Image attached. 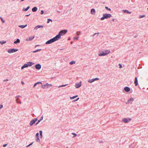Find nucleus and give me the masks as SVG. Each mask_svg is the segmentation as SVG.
Returning <instances> with one entry per match:
<instances>
[{"mask_svg":"<svg viewBox=\"0 0 148 148\" xmlns=\"http://www.w3.org/2000/svg\"><path fill=\"white\" fill-rule=\"evenodd\" d=\"M110 52V51L109 50H104L101 52H99L98 53V55L99 56H104L109 54Z\"/></svg>","mask_w":148,"mask_h":148,"instance_id":"nucleus-1","label":"nucleus"},{"mask_svg":"<svg viewBox=\"0 0 148 148\" xmlns=\"http://www.w3.org/2000/svg\"><path fill=\"white\" fill-rule=\"evenodd\" d=\"M67 30H62L56 36L58 37L57 38L58 40H59L60 38V36L63 35L65 34L67 32Z\"/></svg>","mask_w":148,"mask_h":148,"instance_id":"nucleus-2","label":"nucleus"},{"mask_svg":"<svg viewBox=\"0 0 148 148\" xmlns=\"http://www.w3.org/2000/svg\"><path fill=\"white\" fill-rule=\"evenodd\" d=\"M57 38H58V37L57 36H56L53 38H52L47 41L45 43L46 44H49L51 43L52 42H53L58 40V39H57Z\"/></svg>","mask_w":148,"mask_h":148,"instance_id":"nucleus-3","label":"nucleus"},{"mask_svg":"<svg viewBox=\"0 0 148 148\" xmlns=\"http://www.w3.org/2000/svg\"><path fill=\"white\" fill-rule=\"evenodd\" d=\"M53 85L51 84H49L47 83L45 85H42L41 87L43 89L45 88H48L52 86Z\"/></svg>","mask_w":148,"mask_h":148,"instance_id":"nucleus-4","label":"nucleus"},{"mask_svg":"<svg viewBox=\"0 0 148 148\" xmlns=\"http://www.w3.org/2000/svg\"><path fill=\"white\" fill-rule=\"evenodd\" d=\"M18 51V49H12L8 50V52L9 53H11L16 52Z\"/></svg>","mask_w":148,"mask_h":148,"instance_id":"nucleus-5","label":"nucleus"},{"mask_svg":"<svg viewBox=\"0 0 148 148\" xmlns=\"http://www.w3.org/2000/svg\"><path fill=\"white\" fill-rule=\"evenodd\" d=\"M37 118H35L34 119L31 120L29 124L30 125L32 126L37 121Z\"/></svg>","mask_w":148,"mask_h":148,"instance_id":"nucleus-6","label":"nucleus"},{"mask_svg":"<svg viewBox=\"0 0 148 148\" xmlns=\"http://www.w3.org/2000/svg\"><path fill=\"white\" fill-rule=\"evenodd\" d=\"M103 16H104L105 18L107 19L112 17V15L110 14H103Z\"/></svg>","mask_w":148,"mask_h":148,"instance_id":"nucleus-7","label":"nucleus"},{"mask_svg":"<svg viewBox=\"0 0 148 148\" xmlns=\"http://www.w3.org/2000/svg\"><path fill=\"white\" fill-rule=\"evenodd\" d=\"M99 79L98 78H96L94 79H90L88 80V82L89 83H92L94 82L95 80H98Z\"/></svg>","mask_w":148,"mask_h":148,"instance_id":"nucleus-8","label":"nucleus"},{"mask_svg":"<svg viewBox=\"0 0 148 148\" xmlns=\"http://www.w3.org/2000/svg\"><path fill=\"white\" fill-rule=\"evenodd\" d=\"M35 37V36H30L28 38H27L26 39V40L27 41H31Z\"/></svg>","mask_w":148,"mask_h":148,"instance_id":"nucleus-9","label":"nucleus"},{"mask_svg":"<svg viewBox=\"0 0 148 148\" xmlns=\"http://www.w3.org/2000/svg\"><path fill=\"white\" fill-rule=\"evenodd\" d=\"M131 119H127L124 118L123 119L122 121L125 123H127L130 121Z\"/></svg>","mask_w":148,"mask_h":148,"instance_id":"nucleus-10","label":"nucleus"},{"mask_svg":"<svg viewBox=\"0 0 148 148\" xmlns=\"http://www.w3.org/2000/svg\"><path fill=\"white\" fill-rule=\"evenodd\" d=\"M81 86V82L78 84H75V87L77 88H78Z\"/></svg>","mask_w":148,"mask_h":148,"instance_id":"nucleus-11","label":"nucleus"},{"mask_svg":"<svg viewBox=\"0 0 148 148\" xmlns=\"http://www.w3.org/2000/svg\"><path fill=\"white\" fill-rule=\"evenodd\" d=\"M41 67L40 65L39 64H36L35 66V68L37 69H40Z\"/></svg>","mask_w":148,"mask_h":148,"instance_id":"nucleus-12","label":"nucleus"},{"mask_svg":"<svg viewBox=\"0 0 148 148\" xmlns=\"http://www.w3.org/2000/svg\"><path fill=\"white\" fill-rule=\"evenodd\" d=\"M91 13L92 14L95 15L96 14L95 10L93 8L91 9Z\"/></svg>","mask_w":148,"mask_h":148,"instance_id":"nucleus-13","label":"nucleus"},{"mask_svg":"<svg viewBox=\"0 0 148 148\" xmlns=\"http://www.w3.org/2000/svg\"><path fill=\"white\" fill-rule=\"evenodd\" d=\"M43 26L42 25H37L34 28V29L35 30H37L38 29L40 28V27H43Z\"/></svg>","mask_w":148,"mask_h":148,"instance_id":"nucleus-14","label":"nucleus"},{"mask_svg":"<svg viewBox=\"0 0 148 148\" xmlns=\"http://www.w3.org/2000/svg\"><path fill=\"white\" fill-rule=\"evenodd\" d=\"M134 83L136 86L138 85V80L136 77L135 78Z\"/></svg>","mask_w":148,"mask_h":148,"instance_id":"nucleus-15","label":"nucleus"},{"mask_svg":"<svg viewBox=\"0 0 148 148\" xmlns=\"http://www.w3.org/2000/svg\"><path fill=\"white\" fill-rule=\"evenodd\" d=\"M28 64H25L23 66H22L21 67V69H23L24 68L27 67L28 66Z\"/></svg>","mask_w":148,"mask_h":148,"instance_id":"nucleus-16","label":"nucleus"},{"mask_svg":"<svg viewBox=\"0 0 148 148\" xmlns=\"http://www.w3.org/2000/svg\"><path fill=\"white\" fill-rule=\"evenodd\" d=\"M124 90L126 92H128L130 90V88L128 87H126L124 88Z\"/></svg>","mask_w":148,"mask_h":148,"instance_id":"nucleus-17","label":"nucleus"},{"mask_svg":"<svg viewBox=\"0 0 148 148\" xmlns=\"http://www.w3.org/2000/svg\"><path fill=\"white\" fill-rule=\"evenodd\" d=\"M38 135H39V133H37L36 135V138H36V140L37 141H38V140H40L39 138H38Z\"/></svg>","mask_w":148,"mask_h":148,"instance_id":"nucleus-18","label":"nucleus"},{"mask_svg":"<svg viewBox=\"0 0 148 148\" xmlns=\"http://www.w3.org/2000/svg\"><path fill=\"white\" fill-rule=\"evenodd\" d=\"M37 10V8L36 7H34L32 9V10L33 12H36Z\"/></svg>","mask_w":148,"mask_h":148,"instance_id":"nucleus-19","label":"nucleus"},{"mask_svg":"<svg viewBox=\"0 0 148 148\" xmlns=\"http://www.w3.org/2000/svg\"><path fill=\"white\" fill-rule=\"evenodd\" d=\"M123 11L124 12V13H127L131 14L132 13L131 12H129L127 10H123Z\"/></svg>","mask_w":148,"mask_h":148,"instance_id":"nucleus-20","label":"nucleus"},{"mask_svg":"<svg viewBox=\"0 0 148 148\" xmlns=\"http://www.w3.org/2000/svg\"><path fill=\"white\" fill-rule=\"evenodd\" d=\"M28 66H31L34 64V63L32 62H29L28 63Z\"/></svg>","mask_w":148,"mask_h":148,"instance_id":"nucleus-21","label":"nucleus"},{"mask_svg":"<svg viewBox=\"0 0 148 148\" xmlns=\"http://www.w3.org/2000/svg\"><path fill=\"white\" fill-rule=\"evenodd\" d=\"M42 84V83L41 82H37L36 83H35L34 86H33V87L34 88L36 86V85L37 84Z\"/></svg>","mask_w":148,"mask_h":148,"instance_id":"nucleus-22","label":"nucleus"},{"mask_svg":"<svg viewBox=\"0 0 148 148\" xmlns=\"http://www.w3.org/2000/svg\"><path fill=\"white\" fill-rule=\"evenodd\" d=\"M27 26V25H19V27H21L22 28H23L25 27L26 26Z\"/></svg>","mask_w":148,"mask_h":148,"instance_id":"nucleus-23","label":"nucleus"},{"mask_svg":"<svg viewBox=\"0 0 148 148\" xmlns=\"http://www.w3.org/2000/svg\"><path fill=\"white\" fill-rule=\"evenodd\" d=\"M20 42V40L19 39H17L16 41L14 42V43L15 44H16L17 43L19 42Z\"/></svg>","mask_w":148,"mask_h":148,"instance_id":"nucleus-24","label":"nucleus"},{"mask_svg":"<svg viewBox=\"0 0 148 148\" xmlns=\"http://www.w3.org/2000/svg\"><path fill=\"white\" fill-rule=\"evenodd\" d=\"M6 42V41H0V43L2 45L5 43Z\"/></svg>","mask_w":148,"mask_h":148,"instance_id":"nucleus-25","label":"nucleus"},{"mask_svg":"<svg viewBox=\"0 0 148 148\" xmlns=\"http://www.w3.org/2000/svg\"><path fill=\"white\" fill-rule=\"evenodd\" d=\"M77 96H78L77 95H76L75 96H74L73 97H70V99H73L77 97Z\"/></svg>","mask_w":148,"mask_h":148,"instance_id":"nucleus-26","label":"nucleus"},{"mask_svg":"<svg viewBox=\"0 0 148 148\" xmlns=\"http://www.w3.org/2000/svg\"><path fill=\"white\" fill-rule=\"evenodd\" d=\"M75 61H73L71 62H70L69 64H70L71 65V64H75Z\"/></svg>","mask_w":148,"mask_h":148,"instance_id":"nucleus-27","label":"nucleus"},{"mask_svg":"<svg viewBox=\"0 0 148 148\" xmlns=\"http://www.w3.org/2000/svg\"><path fill=\"white\" fill-rule=\"evenodd\" d=\"M29 8V6H28L26 9H25L24 10H24L25 11H26L28 10V9Z\"/></svg>","mask_w":148,"mask_h":148,"instance_id":"nucleus-28","label":"nucleus"},{"mask_svg":"<svg viewBox=\"0 0 148 148\" xmlns=\"http://www.w3.org/2000/svg\"><path fill=\"white\" fill-rule=\"evenodd\" d=\"M134 100V99L133 98H131L128 101V102H130V101H133Z\"/></svg>","mask_w":148,"mask_h":148,"instance_id":"nucleus-29","label":"nucleus"},{"mask_svg":"<svg viewBox=\"0 0 148 148\" xmlns=\"http://www.w3.org/2000/svg\"><path fill=\"white\" fill-rule=\"evenodd\" d=\"M145 16V15H140L139 16V18H143Z\"/></svg>","mask_w":148,"mask_h":148,"instance_id":"nucleus-30","label":"nucleus"},{"mask_svg":"<svg viewBox=\"0 0 148 148\" xmlns=\"http://www.w3.org/2000/svg\"><path fill=\"white\" fill-rule=\"evenodd\" d=\"M67 84H65V85H61V86H60L59 87L60 88V87H64V86H66L67 85Z\"/></svg>","mask_w":148,"mask_h":148,"instance_id":"nucleus-31","label":"nucleus"},{"mask_svg":"<svg viewBox=\"0 0 148 148\" xmlns=\"http://www.w3.org/2000/svg\"><path fill=\"white\" fill-rule=\"evenodd\" d=\"M33 142L32 143H31L29 145H27L26 146V147H29L30 145H32L33 144Z\"/></svg>","mask_w":148,"mask_h":148,"instance_id":"nucleus-32","label":"nucleus"},{"mask_svg":"<svg viewBox=\"0 0 148 148\" xmlns=\"http://www.w3.org/2000/svg\"><path fill=\"white\" fill-rule=\"evenodd\" d=\"M78 38H79L78 37H74L73 38V39H74V40H77L78 39Z\"/></svg>","mask_w":148,"mask_h":148,"instance_id":"nucleus-33","label":"nucleus"},{"mask_svg":"<svg viewBox=\"0 0 148 148\" xmlns=\"http://www.w3.org/2000/svg\"><path fill=\"white\" fill-rule=\"evenodd\" d=\"M39 132H40V135L42 137V131H40Z\"/></svg>","mask_w":148,"mask_h":148,"instance_id":"nucleus-34","label":"nucleus"},{"mask_svg":"<svg viewBox=\"0 0 148 148\" xmlns=\"http://www.w3.org/2000/svg\"><path fill=\"white\" fill-rule=\"evenodd\" d=\"M105 8L109 11L111 10L110 9L108 8L107 7H105Z\"/></svg>","mask_w":148,"mask_h":148,"instance_id":"nucleus-35","label":"nucleus"},{"mask_svg":"<svg viewBox=\"0 0 148 148\" xmlns=\"http://www.w3.org/2000/svg\"><path fill=\"white\" fill-rule=\"evenodd\" d=\"M40 50H41L40 49H38V50H36V51H33V52H34V53L36 52H38V51H40Z\"/></svg>","mask_w":148,"mask_h":148,"instance_id":"nucleus-36","label":"nucleus"},{"mask_svg":"<svg viewBox=\"0 0 148 148\" xmlns=\"http://www.w3.org/2000/svg\"><path fill=\"white\" fill-rule=\"evenodd\" d=\"M48 21H47V23H49V21H51V22L52 21V20L51 19H48Z\"/></svg>","mask_w":148,"mask_h":148,"instance_id":"nucleus-37","label":"nucleus"},{"mask_svg":"<svg viewBox=\"0 0 148 148\" xmlns=\"http://www.w3.org/2000/svg\"><path fill=\"white\" fill-rule=\"evenodd\" d=\"M0 18H1V20L2 21V22L3 23H4L5 22V21L3 20V18H2L1 17H0Z\"/></svg>","mask_w":148,"mask_h":148,"instance_id":"nucleus-38","label":"nucleus"},{"mask_svg":"<svg viewBox=\"0 0 148 148\" xmlns=\"http://www.w3.org/2000/svg\"><path fill=\"white\" fill-rule=\"evenodd\" d=\"M105 18H104V16H103V17H101V20H104Z\"/></svg>","mask_w":148,"mask_h":148,"instance_id":"nucleus-39","label":"nucleus"},{"mask_svg":"<svg viewBox=\"0 0 148 148\" xmlns=\"http://www.w3.org/2000/svg\"><path fill=\"white\" fill-rule=\"evenodd\" d=\"M80 33V32H77V33H76V34L77 35H79V34Z\"/></svg>","mask_w":148,"mask_h":148,"instance_id":"nucleus-40","label":"nucleus"},{"mask_svg":"<svg viewBox=\"0 0 148 148\" xmlns=\"http://www.w3.org/2000/svg\"><path fill=\"white\" fill-rule=\"evenodd\" d=\"M3 107V105H0V110Z\"/></svg>","mask_w":148,"mask_h":148,"instance_id":"nucleus-41","label":"nucleus"},{"mask_svg":"<svg viewBox=\"0 0 148 148\" xmlns=\"http://www.w3.org/2000/svg\"><path fill=\"white\" fill-rule=\"evenodd\" d=\"M43 13H44L43 11V10H41V12H40V14H43Z\"/></svg>","mask_w":148,"mask_h":148,"instance_id":"nucleus-42","label":"nucleus"},{"mask_svg":"<svg viewBox=\"0 0 148 148\" xmlns=\"http://www.w3.org/2000/svg\"><path fill=\"white\" fill-rule=\"evenodd\" d=\"M72 134L73 135H74V136H77V134L75 133H72Z\"/></svg>","mask_w":148,"mask_h":148,"instance_id":"nucleus-43","label":"nucleus"},{"mask_svg":"<svg viewBox=\"0 0 148 148\" xmlns=\"http://www.w3.org/2000/svg\"><path fill=\"white\" fill-rule=\"evenodd\" d=\"M79 99V98H77L76 100H74L73 101H77Z\"/></svg>","mask_w":148,"mask_h":148,"instance_id":"nucleus-44","label":"nucleus"},{"mask_svg":"<svg viewBox=\"0 0 148 148\" xmlns=\"http://www.w3.org/2000/svg\"><path fill=\"white\" fill-rule=\"evenodd\" d=\"M43 119V116H41V117L40 119L41 120H42Z\"/></svg>","mask_w":148,"mask_h":148,"instance_id":"nucleus-45","label":"nucleus"},{"mask_svg":"<svg viewBox=\"0 0 148 148\" xmlns=\"http://www.w3.org/2000/svg\"><path fill=\"white\" fill-rule=\"evenodd\" d=\"M119 65L120 66V68H121L122 67L121 65L120 64H119Z\"/></svg>","mask_w":148,"mask_h":148,"instance_id":"nucleus-46","label":"nucleus"},{"mask_svg":"<svg viewBox=\"0 0 148 148\" xmlns=\"http://www.w3.org/2000/svg\"><path fill=\"white\" fill-rule=\"evenodd\" d=\"M7 144H5L3 145V146L4 147H5L7 146Z\"/></svg>","mask_w":148,"mask_h":148,"instance_id":"nucleus-47","label":"nucleus"},{"mask_svg":"<svg viewBox=\"0 0 148 148\" xmlns=\"http://www.w3.org/2000/svg\"><path fill=\"white\" fill-rule=\"evenodd\" d=\"M18 99V98H17V99H16V102L17 103H19V102H18V101H17V100Z\"/></svg>","mask_w":148,"mask_h":148,"instance_id":"nucleus-48","label":"nucleus"},{"mask_svg":"<svg viewBox=\"0 0 148 148\" xmlns=\"http://www.w3.org/2000/svg\"><path fill=\"white\" fill-rule=\"evenodd\" d=\"M41 121V120H40V119L39 120H38V123H39V122H40V121Z\"/></svg>","mask_w":148,"mask_h":148,"instance_id":"nucleus-49","label":"nucleus"},{"mask_svg":"<svg viewBox=\"0 0 148 148\" xmlns=\"http://www.w3.org/2000/svg\"><path fill=\"white\" fill-rule=\"evenodd\" d=\"M29 15H30V14H29L26 15V16H28Z\"/></svg>","mask_w":148,"mask_h":148,"instance_id":"nucleus-50","label":"nucleus"},{"mask_svg":"<svg viewBox=\"0 0 148 148\" xmlns=\"http://www.w3.org/2000/svg\"><path fill=\"white\" fill-rule=\"evenodd\" d=\"M21 83H22V84H24V83L23 82V81H22V82H21Z\"/></svg>","mask_w":148,"mask_h":148,"instance_id":"nucleus-51","label":"nucleus"},{"mask_svg":"<svg viewBox=\"0 0 148 148\" xmlns=\"http://www.w3.org/2000/svg\"><path fill=\"white\" fill-rule=\"evenodd\" d=\"M8 80V79H6L4 81H7Z\"/></svg>","mask_w":148,"mask_h":148,"instance_id":"nucleus-52","label":"nucleus"},{"mask_svg":"<svg viewBox=\"0 0 148 148\" xmlns=\"http://www.w3.org/2000/svg\"><path fill=\"white\" fill-rule=\"evenodd\" d=\"M38 123H38V122H37V123H36V125H37Z\"/></svg>","mask_w":148,"mask_h":148,"instance_id":"nucleus-53","label":"nucleus"},{"mask_svg":"<svg viewBox=\"0 0 148 148\" xmlns=\"http://www.w3.org/2000/svg\"><path fill=\"white\" fill-rule=\"evenodd\" d=\"M112 21H114V19H112Z\"/></svg>","mask_w":148,"mask_h":148,"instance_id":"nucleus-54","label":"nucleus"},{"mask_svg":"<svg viewBox=\"0 0 148 148\" xmlns=\"http://www.w3.org/2000/svg\"><path fill=\"white\" fill-rule=\"evenodd\" d=\"M24 0H21V1H24Z\"/></svg>","mask_w":148,"mask_h":148,"instance_id":"nucleus-55","label":"nucleus"},{"mask_svg":"<svg viewBox=\"0 0 148 148\" xmlns=\"http://www.w3.org/2000/svg\"><path fill=\"white\" fill-rule=\"evenodd\" d=\"M19 103H21V101H20V102H19Z\"/></svg>","mask_w":148,"mask_h":148,"instance_id":"nucleus-56","label":"nucleus"},{"mask_svg":"<svg viewBox=\"0 0 148 148\" xmlns=\"http://www.w3.org/2000/svg\"><path fill=\"white\" fill-rule=\"evenodd\" d=\"M95 34H96V33H95V34H94V35H95Z\"/></svg>","mask_w":148,"mask_h":148,"instance_id":"nucleus-57","label":"nucleus"}]
</instances>
